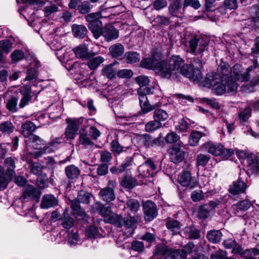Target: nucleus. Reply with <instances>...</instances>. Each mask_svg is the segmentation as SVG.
<instances>
[{
  "label": "nucleus",
  "mask_w": 259,
  "mask_h": 259,
  "mask_svg": "<svg viewBox=\"0 0 259 259\" xmlns=\"http://www.w3.org/2000/svg\"><path fill=\"white\" fill-rule=\"evenodd\" d=\"M184 61L179 56L174 55L170 58L169 64L165 61H161L156 67V70L160 71V75L164 78H177V74L184 66Z\"/></svg>",
  "instance_id": "1"
},
{
  "label": "nucleus",
  "mask_w": 259,
  "mask_h": 259,
  "mask_svg": "<svg viewBox=\"0 0 259 259\" xmlns=\"http://www.w3.org/2000/svg\"><path fill=\"white\" fill-rule=\"evenodd\" d=\"M197 62L199 63L198 68H194L189 64H185L181 69L180 73L194 82L200 81L202 78V74L199 68H202L203 65L199 59L197 60Z\"/></svg>",
  "instance_id": "2"
},
{
  "label": "nucleus",
  "mask_w": 259,
  "mask_h": 259,
  "mask_svg": "<svg viewBox=\"0 0 259 259\" xmlns=\"http://www.w3.org/2000/svg\"><path fill=\"white\" fill-rule=\"evenodd\" d=\"M208 40L203 38L194 37L189 41V52L202 57L204 52L208 50Z\"/></svg>",
  "instance_id": "3"
},
{
  "label": "nucleus",
  "mask_w": 259,
  "mask_h": 259,
  "mask_svg": "<svg viewBox=\"0 0 259 259\" xmlns=\"http://www.w3.org/2000/svg\"><path fill=\"white\" fill-rule=\"evenodd\" d=\"M238 83L234 81L222 79L213 88L212 90L217 95H222L227 90L228 92L235 93L237 89Z\"/></svg>",
  "instance_id": "4"
},
{
  "label": "nucleus",
  "mask_w": 259,
  "mask_h": 259,
  "mask_svg": "<svg viewBox=\"0 0 259 259\" xmlns=\"http://www.w3.org/2000/svg\"><path fill=\"white\" fill-rule=\"evenodd\" d=\"M84 118H68L66 121L68 125L66 128L65 135L66 138L70 140L74 139L77 134L80 126L82 124Z\"/></svg>",
  "instance_id": "5"
},
{
  "label": "nucleus",
  "mask_w": 259,
  "mask_h": 259,
  "mask_svg": "<svg viewBox=\"0 0 259 259\" xmlns=\"http://www.w3.org/2000/svg\"><path fill=\"white\" fill-rule=\"evenodd\" d=\"M27 144H30L34 149L38 151L35 152V156L38 157L42 156L47 153L51 152V148L49 147H41V145H44V141L38 136L36 135H32L30 138L25 141Z\"/></svg>",
  "instance_id": "6"
},
{
  "label": "nucleus",
  "mask_w": 259,
  "mask_h": 259,
  "mask_svg": "<svg viewBox=\"0 0 259 259\" xmlns=\"http://www.w3.org/2000/svg\"><path fill=\"white\" fill-rule=\"evenodd\" d=\"M139 175L144 178L153 177L157 172L156 166L150 159L146 160L138 168Z\"/></svg>",
  "instance_id": "7"
},
{
  "label": "nucleus",
  "mask_w": 259,
  "mask_h": 259,
  "mask_svg": "<svg viewBox=\"0 0 259 259\" xmlns=\"http://www.w3.org/2000/svg\"><path fill=\"white\" fill-rule=\"evenodd\" d=\"M100 214L104 218L105 222L115 226L121 225V215L114 213L110 207L104 206Z\"/></svg>",
  "instance_id": "8"
},
{
  "label": "nucleus",
  "mask_w": 259,
  "mask_h": 259,
  "mask_svg": "<svg viewBox=\"0 0 259 259\" xmlns=\"http://www.w3.org/2000/svg\"><path fill=\"white\" fill-rule=\"evenodd\" d=\"M179 183L183 187L193 188L197 185V181L191 176V173L188 170L182 171L178 177Z\"/></svg>",
  "instance_id": "9"
},
{
  "label": "nucleus",
  "mask_w": 259,
  "mask_h": 259,
  "mask_svg": "<svg viewBox=\"0 0 259 259\" xmlns=\"http://www.w3.org/2000/svg\"><path fill=\"white\" fill-rule=\"evenodd\" d=\"M121 225L117 226L118 227L124 226L127 231L126 232V237L132 235L134 233L133 227L138 221V217H130L126 219L122 218L121 216Z\"/></svg>",
  "instance_id": "10"
},
{
  "label": "nucleus",
  "mask_w": 259,
  "mask_h": 259,
  "mask_svg": "<svg viewBox=\"0 0 259 259\" xmlns=\"http://www.w3.org/2000/svg\"><path fill=\"white\" fill-rule=\"evenodd\" d=\"M143 211L145 219L147 221H151L155 218L157 214L156 206L154 202L147 201L143 204Z\"/></svg>",
  "instance_id": "11"
},
{
  "label": "nucleus",
  "mask_w": 259,
  "mask_h": 259,
  "mask_svg": "<svg viewBox=\"0 0 259 259\" xmlns=\"http://www.w3.org/2000/svg\"><path fill=\"white\" fill-rule=\"evenodd\" d=\"M174 3L169 6V12L173 17L182 18L184 13V8L182 6V0H173Z\"/></svg>",
  "instance_id": "12"
},
{
  "label": "nucleus",
  "mask_w": 259,
  "mask_h": 259,
  "mask_svg": "<svg viewBox=\"0 0 259 259\" xmlns=\"http://www.w3.org/2000/svg\"><path fill=\"white\" fill-rule=\"evenodd\" d=\"M139 141L145 147L148 148L159 145L161 142V139L160 138H154L149 134H143L140 136Z\"/></svg>",
  "instance_id": "13"
},
{
  "label": "nucleus",
  "mask_w": 259,
  "mask_h": 259,
  "mask_svg": "<svg viewBox=\"0 0 259 259\" xmlns=\"http://www.w3.org/2000/svg\"><path fill=\"white\" fill-rule=\"evenodd\" d=\"M247 185L245 182L239 180L234 182L230 186L229 192L233 195H238L245 192L247 188Z\"/></svg>",
  "instance_id": "14"
},
{
  "label": "nucleus",
  "mask_w": 259,
  "mask_h": 259,
  "mask_svg": "<svg viewBox=\"0 0 259 259\" xmlns=\"http://www.w3.org/2000/svg\"><path fill=\"white\" fill-rule=\"evenodd\" d=\"M178 145L179 147L177 145L174 146L170 152V159L175 163L181 162L185 157V152L179 148L180 144L178 143Z\"/></svg>",
  "instance_id": "15"
},
{
  "label": "nucleus",
  "mask_w": 259,
  "mask_h": 259,
  "mask_svg": "<svg viewBox=\"0 0 259 259\" xmlns=\"http://www.w3.org/2000/svg\"><path fill=\"white\" fill-rule=\"evenodd\" d=\"M96 53L92 52L88 60L87 65L91 70L96 69L104 61V59L101 56H97L95 57Z\"/></svg>",
  "instance_id": "16"
},
{
  "label": "nucleus",
  "mask_w": 259,
  "mask_h": 259,
  "mask_svg": "<svg viewBox=\"0 0 259 259\" xmlns=\"http://www.w3.org/2000/svg\"><path fill=\"white\" fill-rule=\"evenodd\" d=\"M138 94L139 96V99L142 111L144 113H147L153 110L154 107L149 104L147 97L145 95L142 94L141 89L138 90Z\"/></svg>",
  "instance_id": "17"
},
{
  "label": "nucleus",
  "mask_w": 259,
  "mask_h": 259,
  "mask_svg": "<svg viewBox=\"0 0 259 259\" xmlns=\"http://www.w3.org/2000/svg\"><path fill=\"white\" fill-rule=\"evenodd\" d=\"M40 191L32 186L28 185L23 192V196L25 198H29L37 201L40 196Z\"/></svg>",
  "instance_id": "18"
},
{
  "label": "nucleus",
  "mask_w": 259,
  "mask_h": 259,
  "mask_svg": "<svg viewBox=\"0 0 259 259\" xmlns=\"http://www.w3.org/2000/svg\"><path fill=\"white\" fill-rule=\"evenodd\" d=\"M258 66L259 65L258 64L257 59L254 58L252 65H251L246 69H244V68H243V71L238 78V82H242L247 81L249 77V72L258 67Z\"/></svg>",
  "instance_id": "19"
},
{
  "label": "nucleus",
  "mask_w": 259,
  "mask_h": 259,
  "mask_svg": "<svg viewBox=\"0 0 259 259\" xmlns=\"http://www.w3.org/2000/svg\"><path fill=\"white\" fill-rule=\"evenodd\" d=\"M58 200L51 194L45 195L41 200V207L44 209H48L54 207L58 204Z\"/></svg>",
  "instance_id": "20"
},
{
  "label": "nucleus",
  "mask_w": 259,
  "mask_h": 259,
  "mask_svg": "<svg viewBox=\"0 0 259 259\" xmlns=\"http://www.w3.org/2000/svg\"><path fill=\"white\" fill-rule=\"evenodd\" d=\"M102 35L105 38L107 41H111L118 37V31L113 26H109L104 29Z\"/></svg>",
  "instance_id": "21"
},
{
  "label": "nucleus",
  "mask_w": 259,
  "mask_h": 259,
  "mask_svg": "<svg viewBox=\"0 0 259 259\" xmlns=\"http://www.w3.org/2000/svg\"><path fill=\"white\" fill-rule=\"evenodd\" d=\"M89 29L92 31L96 39H98L102 34V23L100 21H96L93 23L88 24Z\"/></svg>",
  "instance_id": "22"
},
{
  "label": "nucleus",
  "mask_w": 259,
  "mask_h": 259,
  "mask_svg": "<svg viewBox=\"0 0 259 259\" xmlns=\"http://www.w3.org/2000/svg\"><path fill=\"white\" fill-rule=\"evenodd\" d=\"M218 71L220 76H221L222 79H225L226 78V80H230V77L228 75L231 74L232 68H230L228 63L226 62L221 63L218 68Z\"/></svg>",
  "instance_id": "23"
},
{
  "label": "nucleus",
  "mask_w": 259,
  "mask_h": 259,
  "mask_svg": "<svg viewBox=\"0 0 259 259\" xmlns=\"http://www.w3.org/2000/svg\"><path fill=\"white\" fill-rule=\"evenodd\" d=\"M221 76L215 73H209L207 74L204 82V85L207 88H213L220 81Z\"/></svg>",
  "instance_id": "24"
},
{
  "label": "nucleus",
  "mask_w": 259,
  "mask_h": 259,
  "mask_svg": "<svg viewBox=\"0 0 259 259\" xmlns=\"http://www.w3.org/2000/svg\"><path fill=\"white\" fill-rule=\"evenodd\" d=\"M20 93L22 95V97L20 100L19 106L20 108H24L27 105L31 100V92L28 88H22Z\"/></svg>",
  "instance_id": "25"
},
{
  "label": "nucleus",
  "mask_w": 259,
  "mask_h": 259,
  "mask_svg": "<svg viewBox=\"0 0 259 259\" xmlns=\"http://www.w3.org/2000/svg\"><path fill=\"white\" fill-rule=\"evenodd\" d=\"M13 42V38L0 41V62L3 59V52L6 54H8L11 50Z\"/></svg>",
  "instance_id": "26"
},
{
  "label": "nucleus",
  "mask_w": 259,
  "mask_h": 259,
  "mask_svg": "<svg viewBox=\"0 0 259 259\" xmlns=\"http://www.w3.org/2000/svg\"><path fill=\"white\" fill-rule=\"evenodd\" d=\"M159 62L160 61H157L154 59L153 57H152V58H147L141 61V65L143 68L148 69H153L156 73L160 74V71L156 70V67L158 65Z\"/></svg>",
  "instance_id": "27"
},
{
  "label": "nucleus",
  "mask_w": 259,
  "mask_h": 259,
  "mask_svg": "<svg viewBox=\"0 0 259 259\" xmlns=\"http://www.w3.org/2000/svg\"><path fill=\"white\" fill-rule=\"evenodd\" d=\"M99 195L103 200L107 202H111L115 198V196L112 188H105L102 189L99 192Z\"/></svg>",
  "instance_id": "28"
},
{
  "label": "nucleus",
  "mask_w": 259,
  "mask_h": 259,
  "mask_svg": "<svg viewBox=\"0 0 259 259\" xmlns=\"http://www.w3.org/2000/svg\"><path fill=\"white\" fill-rule=\"evenodd\" d=\"M65 172L69 179L74 180L78 178L80 174V171L77 166L71 164L65 167Z\"/></svg>",
  "instance_id": "29"
},
{
  "label": "nucleus",
  "mask_w": 259,
  "mask_h": 259,
  "mask_svg": "<svg viewBox=\"0 0 259 259\" xmlns=\"http://www.w3.org/2000/svg\"><path fill=\"white\" fill-rule=\"evenodd\" d=\"M251 205V202L248 200H244L238 202L234 206L235 214L238 216H241L239 214V212L248 210Z\"/></svg>",
  "instance_id": "30"
},
{
  "label": "nucleus",
  "mask_w": 259,
  "mask_h": 259,
  "mask_svg": "<svg viewBox=\"0 0 259 259\" xmlns=\"http://www.w3.org/2000/svg\"><path fill=\"white\" fill-rule=\"evenodd\" d=\"M115 63H111L104 66L102 69V74L109 79H112L117 74L116 69L114 67Z\"/></svg>",
  "instance_id": "31"
},
{
  "label": "nucleus",
  "mask_w": 259,
  "mask_h": 259,
  "mask_svg": "<svg viewBox=\"0 0 259 259\" xmlns=\"http://www.w3.org/2000/svg\"><path fill=\"white\" fill-rule=\"evenodd\" d=\"M166 228L175 234H178L180 232L182 226V224L178 221L169 218L166 223Z\"/></svg>",
  "instance_id": "32"
},
{
  "label": "nucleus",
  "mask_w": 259,
  "mask_h": 259,
  "mask_svg": "<svg viewBox=\"0 0 259 259\" xmlns=\"http://www.w3.org/2000/svg\"><path fill=\"white\" fill-rule=\"evenodd\" d=\"M4 164L7 168L5 174L11 178L15 174L14 169L16 167L15 161L12 157H8L5 160Z\"/></svg>",
  "instance_id": "33"
},
{
  "label": "nucleus",
  "mask_w": 259,
  "mask_h": 259,
  "mask_svg": "<svg viewBox=\"0 0 259 259\" xmlns=\"http://www.w3.org/2000/svg\"><path fill=\"white\" fill-rule=\"evenodd\" d=\"M204 146L208 149V152L214 156H219L222 153L223 145L221 144L207 143Z\"/></svg>",
  "instance_id": "34"
},
{
  "label": "nucleus",
  "mask_w": 259,
  "mask_h": 259,
  "mask_svg": "<svg viewBox=\"0 0 259 259\" xmlns=\"http://www.w3.org/2000/svg\"><path fill=\"white\" fill-rule=\"evenodd\" d=\"M73 52L75 54L76 57L85 60L89 58L92 53L88 51V48L85 46H81L73 49Z\"/></svg>",
  "instance_id": "35"
},
{
  "label": "nucleus",
  "mask_w": 259,
  "mask_h": 259,
  "mask_svg": "<svg viewBox=\"0 0 259 259\" xmlns=\"http://www.w3.org/2000/svg\"><path fill=\"white\" fill-rule=\"evenodd\" d=\"M184 233L186 237L190 239H196L200 237V231L193 226L185 227L184 229Z\"/></svg>",
  "instance_id": "36"
},
{
  "label": "nucleus",
  "mask_w": 259,
  "mask_h": 259,
  "mask_svg": "<svg viewBox=\"0 0 259 259\" xmlns=\"http://www.w3.org/2000/svg\"><path fill=\"white\" fill-rule=\"evenodd\" d=\"M205 136V134L201 132L193 131L189 136V143L191 146H196L198 144L201 137Z\"/></svg>",
  "instance_id": "37"
},
{
  "label": "nucleus",
  "mask_w": 259,
  "mask_h": 259,
  "mask_svg": "<svg viewBox=\"0 0 259 259\" xmlns=\"http://www.w3.org/2000/svg\"><path fill=\"white\" fill-rule=\"evenodd\" d=\"M22 134L25 137H31L32 132L36 129V126L32 122L27 121L22 125Z\"/></svg>",
  "instance_id": "38"
},
{
  "label": "nucleus",
  "mask_w": 259,
  "mask_h": 259,
  "mask_svg": "<svg viewBox=\"0 0 259 259\" xmlns=\"http://www.w3.org/2000/svg\"><path fill=\"white\" fill-rule=\"evenodd\" d=\"M140 205L139 201L135 199H129L126 201L125 208L128 210V211L135 213L140 209Z\"/></svg>",
  "instance_id": "39"
},
{
  "label": "nucleus",
  "mask_w": 259,
  "mask_h": 259,
  "mask_svg": "<svg viewBox=\"0 0 259 259\" xmlns=\"http://www.w3.org/2000/svg\"><path fill=\"white\" fill-rule=\"evenodd\" d=\"M248 166L253 172H257L259 170V157L251 155L247 158Z\"/></svg>",
  "instance_id": "40"
},
{
  "label": "nucleus",
  "mask_w": 259,
  "mask_h": 259,
  "mask_svg": "<svg viewBox=\"0 0 259 259\" xmlns=\"http://www.w3.org/2000/svg\"><path fill=\"white\" fill-rule=\"evenodd\" d=\"M79 141L81 145L87 147L88 146H92L94 145L92 141L90 135L85 131L80 132L79 136Z\"/></svg>",
  "instance_id": "41"
},
{
  "label": "nucleus",
  "mask_w": 259,
  "mask_h": 259,
  "mask_svg": "<svg viewBox=\"0 0 259 259\" xmlns=\"http://www.w3.org/2000/svg\"><path fill=\"white\" fill-rule=\"evenodd\" d=\"M109 52L113 57L121 56L124 52L123 46L120 44H116L109 48Z\"/></svg>",
  "instance_id": "42"
},
{
  "label": "nucleus",
  "mask_w": 259,
  "mask_h": 259,
  "mask_svg": "<svg viewBox=\"0 0 259 259\" xmlns=\"http://www.w3.org/2000/svg\"><path fill=\"white\" fill-rule=\"evenodd\" d=\"M222 233L219 230H211L208 232L207 238L212 243H217L221 240Z\"/></svg>",
  "instance_id": "43"
},
{
  "label": "nucleus",
  "mask_w": 259,
  "mask_h": 259,
  "mask_svg": "<svg viewBox=\"0 0 259 259\" xmlns=\"http://www.w3.org/2000/svg\"><path fill=\"white\" fill-rule=\"evenodd\" d=\"M72 32L75 37L83 38L87 31L85 26L81 25H73L72 28Z\"/></svg>",
  "instance_id": "44"
},
{
  "label": "nucleus",
  "mask_w": 259,
  "mask_h": 259,
  "mask_svg": "<svg viewBox=\"0 0 259 259\" xmlns=\"http://www.w3.org/2000/svg\"><path fill=\"white\" fill-rule=\"evenodd\" d=\"M121 185L124 188L132 189L137 186V182L134 178L126 176L122 179Z\"/></svg>",
  "instance_id": "45"
},
{
  "label": "nucleus",
  "mask_w": 259,
  "mask_h": 259,
  "mask_svg": "<svg viewBox=\"0 0 259 259\" xmlns=\"http://www.w3.org/2000/svg\"><path fill=\"white\" fill-rule=\"evenodd\" d=\"M243 67L240 64H236L232 67V71L230 80L232 79L234 81L238 82V78L240 75L241 73L243 71Z\"/></svg>",
  "instance_id": "46"
},
{
  "label": "nucleus",
  "mask_w": 259,
  "mask_h": 259,
  "mask_svg": "<svg viewBox=\"0 0 259 259\" xmlns=\"http://www.w3.org/2000/svg\"><path fill=\"white\" fill-rule=\"evenodd\" d=\"M210 159V157L208 155L199 154L196 158V165L197 167L201 166L204 167L206 166Z\"/></svg>",
  "instance_id": "47"
},
{
  "label": "nucleus",
  "mask_w": 259,
  "mask_h": 259,
  "mask_svg": "<svg viewBox=\"0 0 259 259\" xmlns=\"http://www.w3.org/2000/svg\"><path fill=\"white\" fill-rule=\"evenodd\" d=\"M153 117L154 119L160 122L166 120L168 118V115L165 111L157 109L154 111Z\"/></svg>",
  "instance_id": "48"
},
{
  "label": "nucleus",
  "mask_w": 259,
  "mask_h": 259,
  "mask_svg": "<svg viewBox=\"0 0 259 259\" xmlns=\"http://www.w3.org/2000/svg\"><path fill=\"white\" fill-rule=\"evenodd\" d=\"M161 127V123L154 119L147 122L145 126V131L147 132H153Z\"/></svg>",
  "instance_id": "49"
},
{
  "label": "nucleus",
  "mask_w": 259,
  "mask_h": 259,
  "mask_svg": "<svg viewBox=\"0 0 259 259\" xmlns=\"http://www.w3.org/2000/svg\"><path fill=\"white\" fill-rule=\"evenodd\" d=\"M126 61L128 63H134L140 61V55L135 52H127L125 54Z\"/></svg>",
  "instance_id": "50"
},
{
  "label": "nucleus",
  "mask_w": 259,
  "mask_h": 259,
  "mask_svg": "<svg viewBox=\"0 0 259 259\" xmlns=\"http://www.w3.org/2000/svg\"><path fill=\"white\" fill-rule=\"evenodd\" d=\"M90 195V194L85 191H80L78 193L77 199L81 203L89 204Z\"/></svg>",
  "instance_id": "51"
},
{
  "label": "nucleus",
  "mask_w": 259,
  "mask_h": 259,
  "mask_svg": "<svg viewBox=\"0 0 259 259\" xmlns=\"http://www.w3.org/2000/svg\"><path fill=\"white\" fill-rule=\"evenodd\" d=\"M85 234L88 237L96 238L99 236V232L97 227L94 226H90L86 227Z\"/></svg>",
  "instance_id": "52"
},
{
  "label": "nucleus",
  "mask_w": 259,
  "mask_h": 259,
  "mask_svg": "<svg viewBox=\"0 0 259 259\" xmlns=\"http://www.w3.org/2000/svg\"><path fill=\"white\" fill-rule=\"evenodd\" d=\"M251 116V109L250 107L247 106L241 111L239 114V120L240 122H246Z\"/></svg>",
  "instance_id": "53"
},
{
  "label": "nucleus",
  "mask_w": 259,
  "mask_h": 259,
  "mask_svg": "<svg viewBox=\"0 0 259 259\" xmlns=\"http://www.w3.org/2000/svg\"><path fill=\"white\" fill-rule=\"evenodd\" d=\"M24 57V53L20 50H16L11 55L12 61L13 63H17Z\"/></svg>",
  "instance_id": "54"
},
{
  "label": "nucleus",
  "mask_w": 259,
  "mask_h": 259,
  "mask_svg": "<svg viewBox=\"0 0 259 259\" xmlns=\"http://www.w3.org/2000/svg\"><path fill=\"white\" fill-rule=\"evenodd\" d=\"M14 126L10 121H6L0 124V131L6 134H10L13 131Z\"/></svg>",
  "instance_id": "55"
},
{
  "label": "nucleus",
  "mask_w": 259,
  "mask_h": 259,
  "mask_svg": "<svg viewBox=\"0 0 259 259\" xmlns=\"http://www.w3.org/2000/svg\"><path fill=\"white\" fill-rule=\"evenodd\" d=\"M93 6L89 2L84 1L78 6V10L79 13L81 14H87L91 10Z\"/></svg>",
  "instance_id": "56"
},
{
  "label": "nucleus",
  "mask_w": 259,
  "mask_h": 259,
  "mask_svg": "<svg viewBox=\"0 0 259 259\" xmlns=\"http://www.w3.org/2000/svg\"><path fill=\"white\" fill-rule=\"evenodd\" d=\"M165 142L168 144H174L180 140V137L174 132L168 133L164 138Z\"/></svg>",
  "instance_id": "57"
},
{
  "label": "nucleus",
  "mask_w": 259,
  "mask_h": 259,
  "mask_svg": "<svg viewBox=\"0 0 259 259\" xmlns=\"http://www.w3.org/2000/svg\"><path fill=\"white\" fill-rule=\"evenodd\" d=\"M136 82L140 85V89L143 90L142 87L146 86L149 82L148 77L145 75H140L135 78Z\"/></svg>",
  "instance_id": "58"
},
{
  "label": "nucleus",
  "mask_w": 259,
  "mask_h": 259,
  "mask_svg": "<svg viewBox=\"0 0 259 259\" xmlns=\"http://www.w3.org/2000/svg\"><path fill=\"white\" fill-rule=\"evenodd\" d=\"M259 83V76H255L251 79L249 82V86H244L243 90L246 92H252L254 91V87Z\"/></svg>",
  "instance_id": "59"
},
{
  "label": "nucleus",
  "mask_w": 259,
  "mask_h": 259,
  "mask_svg": "<svg viewBox=\"0 0 259 259\" xmlns=\"http://www.w3.org/2000/svg\"><path fill=\"white\" fill-rule=\"evenodd\" d=\"M101 17L100 12L92 13L85 16V20L89 24L93 23L96 21H100L99 18Z\"/></svg>",
  "instance_id": "60"
},
{
  "label": "nucleus",
  "mask_w": 259,
  "mask_h": 259,
  "mask_svg": "<svg viewBox=\"0 0 259 259\" xmlns=\"http://www.w3.org/2000/svg\"><path fill=\"white\" fill-rule=\"evenodd\" d=\"M228 257L226 251L222 250H217L210 255V259H227Z\"/></svg>",
  "instance_id": "61"
},
{
  "label": "nucleus",
  "mask_w": 259,
  "mask_h": 259,
  "mask_svg": "<svg viewBox=\"0 0 259 259\" xmlns=\"http://www.w3.org/2000/svg\"><path fill=\"white\" fill-rule=\"evenodd\" d=\"M154 21L155 24L160 26H167L169 24V19L164 16H157Z\"/></svg>",
  "instance_id": "62"
},
{
  "label": "nucleus",
  "mask_w": 259,
  "mask_h": 259,
  "mask_svg": "<svg viewBox=\"0 0 259 259\" xmlns=\"http://www.w3.org/2000/svg\"><path fill=\"white\" fill-rule=\"evenodd\" d=\"M133 160L132 157H127L123 161L122 164L119 166V170L120 172H123L124 170L128 168L133 165Z\"/></svg>",
  "instance_id": "63"
},
{
  "label": "nucleus",
  "mask_w": 259,
  "mask_h": 259,
  "mask_svg": "<svg viewBox=\"0 0 259 259\" xmlns=\"http://www.w3.org/2000/svg\"><path fill=\"white\" fill-rule=\"evenodd\" d=\"M133 72L131 69H123L117 72V75L119 78H129L133 75Z\"/></svg>",
  "instance_id": "64"
}]
</instances>
